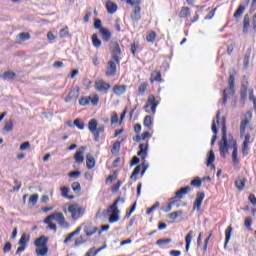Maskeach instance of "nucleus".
Instances as JSON below:
<instances>
[{"mask_svg":"<svg viewBox=\"0 0 256 256\" xmlns=\"http://www.w3.org/2000/svg\"><path fill=\"white\" fill-rule=\"evenodd\" d=\"M227 120L225 117H222L221 119V125H222V141L219 143V149H220V155L221 157H227V153H229V149L227 148L229 145H231V137L232 135L228 136L227 140Z\"/></svg>","mask_w":256,"mask_h":256,"instance_id":"1","label":"nucleus"},{"mask_svg":"<svg viewBox=\"0 0 256 256\" xmlns=\"http://www.w3.org/2000/svg\"><path fill=\"white\" fill-rule=\"evenodd\" d=\"M235 75H237V72L229 74V88H225L222 92V105H227V101H229V99L235 95Z\"/></svg>","mask_w":256,"mask_h":256,"instance_id":"2","label":"nucleus"},{"mask_svg":"<svg viewBox=\"0 0 256 256\" xmlns=\"http://www.w3.org/2000/svg\"><path fill=\"white\" fill-rule=\"evenodd\" d=\"M53 220L56 221L57 223H59V225H63V223L65 221V216L61 212H54L51 215H49L48 217H46V219L44 220V223L46 225H48V229L56 232L57 225L55 223H53Z\"/></svg>","mask_w":256,"mask_h":256,"instance_id":"3","label":"nucleus"},{"mask_svg":"<svg viewBox=\"0 0 256 256\" xmlns=\"http://www.w3.org/2000/svg\"><path fill=\"white\" fill-rule=\"evenodd\" d=\"M49 243V238H47L45 235L40 236L37 238L34 242L36 249V253L39 256H45L47 253H49V247H47V244Z\"/></svg>","mask_w":256,"mask_h":256,"instance_id":"4","label":"nucleus"},{"mask_svg":"<svg viewBox=\"0 0 256 256\" xmlns=\"http://www.w3.org/2000/svg\"><path fill=\"white\" fill-rule=\"evenodd\" d=\"M161 103L160 98H155V95L150 94L148 96V99L146 101V105L144 106V109L147 113H151L152 115H155L157 113V106Z\"/></svg>","mask_w":256,"mask_h":256,"instance_id":"5","label":"nucleus"},{"mask_svg":"<svg viewBox=\"0 0 256 256\" xmlns=\"http://www.w3.org/2000/svg\"><path fill=\"white\" fill-rule=\"evenodd\" d=\"M97 125H99V123L97 122V119H91L88 122V129L90 133L94 135L95 141H99V135H101V133H105V126L101 125L97 127Z\"/></svg>","mask_w":256,"mask_h":256,"instance_id":"6","label":"nucleus"},{"mask_svg":"<svg viewBox=\"0 0 256 256\" xmlns=\"http://www.w3.org/2000/svg\"><path fill=\"white\" fill-rule=\"evenodd\" d=\"M68 212L71 214V218L73 221H77V219H81L85 214V210L83 207L77 203L68 204Z\"/></svg>","mask_w":256,"mask_h":256,"instance_id":"7","label":"nucleus"},{"mask_svg":"<svg viewBox=\"0 0 256 256\" xmlns=\"http://www.w3.org/2000/svg\"><path fill=\"white\" fill-rule=\"evenodd\" d=\"M178 16L180 19L186 20V25H193V23H197V21H199V14H196L191 20H189L191 17V8L189 7H182Z\"/></svg>","mask_w":256,"mask_h":256,"instance_id":"8","label":"nucleus"},{"mask_svg":"<svg viewBox=\"0 0 256 256\" xmlns=\"http://www.w3.org/2000/svg\"><path fill=\"white\" fill-rule=\"evenodd\" d=\"M89 103H91L93 107H97V105H99V94L93 93L90 96H83L79 100V105L82 107H87Z\"/></svg>","mask_w":256,"mask_h":256,"instance_id":"9","label":"nucleus"},{"mask_svg":"<svg viewBox=\"0 0 256 256\" xmlns=\"http://www.w3.org/2000/svg\"><path fill=\"white\" fill-rule=\"evenodd\" d=\"M119 201H121V198H117L107 209V213H112L109 217V223H117L119 221V208L117 207Z\"/></svg>","mask_w":256,"mask_h":256,"instance_id":"10","label":"nucleus"},{"mask_svg":"<svg viewBox=\"0 0 256 256\" xmlns=\"http://www.w3.org/2000/svg\"><path fill=\"white\" fill-rule=\"evenodd\" d=\"M29 241H31V235L29 234H22L19 241L18 245H20L17 250H16V255H21L25 249L29 246Z\"/></svg>","mask_w":256,"mask_h":256,"instance_id":"11","label":"nucleus"},{"mask_svg":"<svg viewBox=\"0 0 256 256\" xmlns=\"http://www.w3.org/2000/svg\"><path fill=\"white\" fill-rule=\"evenodd\" d=\"M230 145L233 147L232 151V165L234 167H239V152H238V146H237V140L233 138V136H230Z\"/></svg>","mask_w":256,"mask_h":256,"instance_id":"12","label":"nucleus"},{"mask_svg":"<svg viewBox=\"0 0 256 256\" xmlns=\"http://www.w3.org/2000/svg\"><path fill=\"white\" fill-rule=\"evenodd\" d=\"M94 89L97 93H109L111 89V84H109L104 79L96 80L94 83Z\"/></svg>","mask_w":256,"mask_h":256,"instance_id":"13","label":"nucleus"},{"mask_svg":"<svg viewBox=\"0 0 256 256\" xmlns=\"http://www.w3.org/2000/svg\"><path fill=\"white\" fill-rule=\"evenodd\" d=\"M139 152L137 153L138 157H141L142 161L145 162V159H147V151H149V143L146 144H139ZM142 175L147 171V165L145 163L142 164Z\"/></svg>","mask_w":256,"mask_h":256,"instance_id":"14","label":"nucleus"},{"mask_svg":"<svg viewBox=\"0 0 256 256\" xmlns=\"http://www.w3.org/2000/svg\"><path fill=\"white\" fill-rule=\"evenodd\" d=\"M117 67H119V64H117L116 60H110L107 62L106 66V77H115L117 75Z\"/></svg>","mask_w":256,"mask_h":256,"instance_id":"15","label":"nucleus"},{"mask_svg":"<svg viewBox=\"0 0 256 256\" xmlns=\"http://www.w3.org/2000/svg\"><path fill=\"white\" fill-rule=\"evenodd\" d=\"M190 191V186L182 187L175 193V196L169 199V201H175L176 203H179V201H181V199H183V197H185V195H187Z\"/></svg>","mask_w":256,"mask_h":256,"instance_id":"16","label":"nucleus"},{"mask_svg":"<svg viewBox=\"0 0 256 256\" xmlns=\"http://www.w3.org/2000/svg\"><path fill=\"white\" fill-rule=\"evenodd\" d=\"M204 199H205V192L198 191L196 193V199H195L194 204H193V210L194 211H195V209L197 211H201V205H203Z\"/></svg>","mask_w":256,"mask_h":256,"instance_id":"17","label":"nucleus"},{"mask_svg":"<svg viewBox=\"0 0 256 256\" xmlns=\"http://www.w3.org/2000/svg\"><path fill=\"white\" fill-rule=\"evenodd\" d=\"M119 55H121V46L119 45V42L113 43L112 48V59L116 61L117 65H120L121 58H119Z\"/></svg>","mask_w":256,"mask_h":256,"instance_id":"18","label":"nucleus"},{"mask_svg":"<svg viewBox=\"0 0 256 256\" xmlns=\"http://www.w3.org/2000/svg\"><path fill=\"white\" fill-rule=\"evenodd\" d=\"M85 149H87V147L82 146L80 150L76 151V153L74 154V159L76 163L81 164L83 163V161H85Z\"/></svg>","mask_w":256,"mask_h":256,"instance_id":"19","label":"nucleus"},{"mask_svg":"<svg viewBox=\"0 0 256 256\" xmlns=\"http://www.w3.org/2000/svg\"><path fill=\"white\" fill-rule=\"evenodd\" d=\"M114 95H117V97H121V95H125L127 93V85H115L112 89Z\"/></svg>","mask_w":256,"mask_h":256,"instance_id":"20","label":"nucleus"},{"mask_svg":"<svg viewBox=\"0 0 256 256\" xmlns=\"http://www.w3.org/2000/svg\"><path fill=\"white\" fill-rule=\"evenodd\" d=\"M155 81L157 83H163V78L161 76V71L160 70H154L152 73H151V76H150V83H155Z\"/></svg>","mask_w":256,"mask_h":256,"instance_id":"21","label":"nucleus"},{"mask_svg":"<svg viewBox=\"0 0 256 256\" xmlns=\"http://www.w3.org/2000/svg\"><path fill=\"white\" fill-rule=\"evenodd\" d=\"M130 18L135 22L141 20V6L134 7L130 14Z\"/></svg>","mask_w":256,"mask_h":256,"instance_id":"22","label":"nucleus"},{"mask_svg":"<svg viewBox=\"0 0 256 256\" xmlns=\"http://www.w3.org/2000/svg\"><path fill=\"white\" fill-rule=\"evenodd\" d=\"M100 34L102 35V40L105 43H108V41H111V37L113 36L111 31H109V29H107V28H101L100 29Z\"/></svg>","mask_w":256,"mask_h":256,"instance_id":"23","label":"nucleus"},{"mask_svg":"<svg viewBox=\"0 0 256 256\" xmlns=\"http://www.w3.org/2000/svg\"><path fill=\"white\" fill-rule=\"evenodd\" d=\"M99 231V228L93 226V225H87L84 228V233L86 237H92V235H95Z\"/></svg>","mask_w":256,"mask_h":256,"instance_id":"24","label":"nucleus"},{"mask_svg":"<svg viewBox=\"0 0 256 256\" xmlns=\"http://www.w3.org/2000/svg\"><path fill=\"white\" fill-rule=\"evenodd\" d=\"M81 93V88H79V86L73 88L69 94H68V98L66 99V101H71V99H77L79 97V94Z\"/></svg>","mask_w":256,"mask_h":256,"instance_id":"25","label":"nucleus"},{"mask_svg":"<svg viewBox=\"0 0 256 256\" xmlns=\"http://www.w3.org/2000/svg\"><path fill=\"white\" fill-rule=\"evenodd\" d=\"M143 125L148 129V131H153V117L149 115L145 116Z\"/></svg>","mask_w":256,"mask_h":256,"instance_id":"26","label":"nucleus"},{"mask_svg":"<svg viewBox=\"0 0 256 256\" xmlns=\"http://www.w3.org/2000/svg\"><path fill=\"white\" fill-rule=\"evenodd\" d=\"M249 121H251V115L250 118H244L240 123V135L243 137L245 135V131H247V125H249Z\"/></svg>","mask_w":256,"mask_h":256,"instance_id":"27","label":"nucleus"},{"mask_svg":"<svg viewBox=\"0 0 256 256\" xmlns=\"http://www.w3.org/2000/svg\"><path fill=\"white\" fill-rule=\"evenodd\" d=\"M249 27H251V18H249V14H246L244 16V20H243V33L247 34L249 33Z\"/></svg>","mask_w":256,"mask_h":256,"instance_id":"28","label":"nucleus"},{"mask_svg":"<svg viewBox=\"0 0 256 256\" xmlns=\"http://www.w3.org/2000/svg\"><path fill=\"white\" fill-rule=\"evenodd\" d=\"M193 237H195V232H193V230H190L185 237L186 251H189V248L191 247V241H193Z\"/></svg>","mask_w":256,"mask_h":256,"instance_id":"29","label":"nucleus"},{"mask_svg":"<svg viewBox=\"0 0 256 256\" xmlns=\"http://www.w3.org/2000/svg\"><path fill=\"white\" fill-rule=\"evenodd\" d=\"M95 158L91 154L86 155V167L87 169H94L95 168Z\"/></svg>","mask_w":256,"mask_h":256,"instance_id":"30","label":"nucleus"},{"mask_svg":"<svg viewBox=\"0 0 256 256\" xmlns=\"http://www.w3.org/2000/svg\"><path fill=\"white\" fill-rule=\"evenodd\" d=\"M123 141H125V139H122L120 142H114L111 148L112 155H118L119 151H121V143H123Z\"/></svg>","mask_w":256,"mask_h":256,"instance_id":"31","label":"nucleus"},{"mask_svg":"<svg viewBox=\"0 0 256 256\" xmlns=\"http://www.w3.org/2000/svg\"><path fill=\"white\" fill-rule=\"evenodd\" d=\"M231 233H233V226H228L225 230L224 248H227L229 241H231Z\"/></svg>","mask_w":256,"mask_h":256,"instance_id":"32","label":"nucleus"},{"mask_svg":"<svg viewBox=\"0 0 256 256\" xmlns=\"http://www.w3.org/2000/svg\"><path fill=\"white\" fill-rule=\"evenodd\" d=\"M247 183V179L240 178L235 181V187L238 189V191H243L245 189V184Z\"/></svg>","mask_w":256,"mask_h":256,"instance_id":"33","label":"nucleus"},{"mask_svg":"<svg viewBox=\"0 0 256 256\" xmlns=\"http://www.w3.org/2000/svg\"><path fill=\"white\" fill-rule=\"evenodd\" d=\"M243 13H245V6L243 5H239L237 10L234 12V19H241V17L243 16Z\"/></svg>","mask_w":256,"mask_h":256,"instance_id":"34","label":"nucleus"},{"mask_svg":"<svg viewBox=\"0 0 256 256\" xmlns=\"http://www.w3.org/2000/svg\"><path fill=\"white\" fill-rule=\"evenodd\" d=\"M156 40H157V32H155V31H150V32L146 35V41H147V43H155Z\"/></svg>","mask_w":256,"mask_h":256,"instance_id":"35","label":"nucleus"},{"mask_svg":"<svg viewBox=\"0 0 256 256\" xmlns=\"http://www.w3.org/2000/svg\"><path fill=\"white\" fill-rule=\"evenodd\" d=\"M106 9L108 11V13H115V11H117V4H115L114 2L108 1L106 2Z\"/></svg>","mask_w":256,"mask_h":256,"instance_id":"36","label":"nucleus"},{"mask_svg":"<svg viewBox=\"0 0 256 256\" xmlns=\"http://www.w3.org/2000/svg\"><path fill=\"white\" fill-rule=\"evenodd\" d=\"M212 133L214 135L212 136L211 145H215V141H217V124L215 123V120L212 121Z\"/></svg>","mask_w":256,"mask_h":256,"instance_id":"37","label":"nucleus"},{"mask_svg":"<svg viewBox=\"0 0 256 256\" xmlns=\"http://www.w3.org/2000/svg\"><path fill=\"white\" fill-rule=\"evenodd\" d=\"M92 45L96 47V49H99V47H101L102 45V42L99 39V36H97V34L92 35Z\"/></svg>","mask_w":256,"mask_h":256,"instance_id":"38","label":"nucleus"},{"mask_svg":"<svg viewBox=\"0 0 256 256\" xmlns=\"http://www.w3.org/2000/svg\"><path fill=\"white\" fill-rule=\"evenodd\" d=\"M71 187L76 195H81V184L79 182H73Z\"/></svg>","mask_w":256,"mask_h":256,"instance_id":"39","label":"nucleus"},{"mask_svg":"<svg viewBox=\"0 0 256 256\" xmlns=\"http://www.w3.org/2000/svg\"><path fill=\"white\" fill-rule=\"evenodd\" d=\"M147 87H149L148 82H143L138 87V95H145V91H147Z\"/></svg>","mask_w":256,"mask_h":256,"instance_id":"40","label":"nucleus"},{"mask_svg":"<svg viewBox=\"0 0 256 256\" xmlns=\"http://www.w3.org/2000/svg\"><path fill=\"white\" fill-rule=\"evenodd\" d=\"M215 162V153L213 152V150H210L208 158H207V167H211V165H213V163Z\"/></svg>","mask_w":256,"mask_h":256,"instance_id":"41","label":"nucleus"},{"mask_svg":"<svg viewBox=\"0 0 256 256\" xmlns=\"http://www.w3.org/2000/svg\"><path fill=\"white\" fill-rule=\"evenodd\" d=\"M17 77V74L13 71H6L2 75V79L7 80V79H15Z\"/></svg>","mask_w":256,"mask_h":256,"instance_id":"42","label":"nucleus"},{"mask_svg":"<svg viewBox=\"0 0 256 256\" xmlns=\"http://www.w3.org/2000/svg\"><path fill=\"white\" fill-rule=\"evenodd\" d=\"M18 39L20 41H29L31 39V34L29 32H22L18 34Z\"/></svg>","mask_w":256,"mask_h":256,"instance_id":"43","label":"nucleus"},{"mask_svg":"<svg viewBox=\"0 0 256 256\" xmlns=\"http://www.w3.org/2000/svg\"><path fill=\"white\" fill-rule=\"evenodd\" d=\"M139 173H141V165H138L135 167V169L133 170V172L130 176V179L137 181V176L139 175Z\"/></svg>","mask_w":256,"mask_h":256,"instance_id":"44","label":"nucleus"},{"mask_svg":"<svg viewBox=\"0 0 256 256\" xmlns=\"http://www.w3.org/2000/svg\"><path fill=\"white\" fill-rule=\"evenodd\" d=\"M190 185H192V187H196L197 189H199V187L203 185V181L201 180V178L196 177L191 181Z\"/></svg>","mask_w":256,"mask_h":256,"instance_id":"45","label":"nucleus"},{"mask_svg":"<svg viewBox=\"0 0 256 256\" xmlns=\"http://www.w3.org/2000/svg\"><path fill=\"white\" fill-rule=\"evenodd\" d=\"M152 137H153V130L145 131L141 135L142 141H147V139H151Z\"/></svg>","mask_w":256,"mask_h":256,"instance_id":"46","label":"nucleus"},{"mask_svg":"<svg viewBox=\"0 0 256 256\" xmlns=\"http://www.w3.org/2000/svg\"><path fill=\"white\" fill-rule=\"evenodd\" d=\"M252 225H253V218L246 217L244 219V227H246V229H248V231H251Z\"/></svg>","mask_w":256,"mask_h":256,"instance_id":"47","label":"nucleus"},{"mask_svg":"<svg viewBox=\"0 0 256 256\" xmlns=\"http://www.w3.org/2000/svg\"><path fill=\"white\" fill-rule=\"evenodd\" d=\"M13 120L6 121L3 130L6 131V133H9L13 129Z\"/></svg>","mask_w":256,"mask_h":256,"instance_id":"48","label":"nucleus"},{"mask_svg":"<svg viewBox=\"0 0 256 256\" xmlns=\"http://www.w3.org/2000/svg\"><path fill=\"white\" fill-rule=\"evenodd\" d=\"M107 248V244H105L104 246L98 248L96 251L93 252V250H89L87 253H86V256H95L97 255V253H99L100 251H103V249H106Z\"/></svg>","mask_w":256,"mask_h":256,"instance_id":"49","label":"nucleus"},{"mask_svg":"<svg viewBox=\"0 0 256 256\" xmlns=\"http://www.w3.org/2000/svg\"><path fill=\"white\" fill-rule=\"evenodd\" d=\"M74 125L81 131H83V129H85V123L83 121H81V119H79V118L74 120Z\"/></svg>","mask_w":256,"mask_h":256,"instance_id":"50","label":"nucleus"},{"mask_svg":"<svg viewBox=\"0 0 256 256\" xmlns=\"http://www.w3.org/2000/svg\"><path fill=\"white\" fill-rule=\"evenodd\" d=\"M81 233V227H78L74 232H71L65 239V242L71 241V238L74 237L75 235H79Z\"/></svg>","mask_w":256,"mask_h":256,"instance_id":"51","label":"nucleus"},{"mask_svg":"<svg viewBox=\"0 0 256 256\" xmlns=\"http://www.w3.org/2000/svg\"><path fill=\"white\" fill-rule=\"evenodd\" d=\"M115 179H117V172H114L112 175H109L106 178V185H111V183H113Z\"/></svg>","mask_w":256,"mask_h":256,"instance_id":"52","label":"nucleus"},{"mask_svg":"<svg viewBox=\"0 0 256 256\" xmlns=\"http://www.w3.org/2000/svg\"><path fill=\"white\" fill-rule=\"evenodd\" d=\"M126 3L131 7H141V0H126Z\"/></svg>","mask_w":256,"mask_h":256,"instance_id":"53","label":"nucleus"},{"mask_svg":"<svg viewBox=\"0 0 256 256\" xmlns=\"http://www.w3.org/2000/svg\"><path fill=\"white\" fill-rule=\"evenodd\" d=\"M175 201L174 200H170V202L168 203V205L162 209V211H164V213H169L171 212V209H173V205H175Z\"/></svg>","mask_w":256,"mask_h":256,"instance_id":"54","label":"nucleus"},{"mask_svg":"<svg viewBox=\"0 0 256 256\" xmlns=\"http://www.w3.org/2000/svg\"><path fill=\"white\" fill-rule=\"evenodd\" d=\"M242 155L247 157L249 155V144L242 143Z\"/></svg>","mask_w":256,"mask_h":256,"instance_id":"55","label":"nucleus"},{"mask_svg":"<svg viewBox=\"0 0 256 256\" xmlns=\"http://www.w3.org/2000/svg\"><path fill=\"white\" fill-rule=\"evenodd\" d=\"M171 238H166V239H159L156 241V245H159L161 247V245H167L169 243H171Z\"/></svg>","mask_w":256,"mask_h":256,"instance_id":"56","label":"nucleus"},{"mask_svg":"<svg viewBox=\"0 0 256 256\" xmlns=\"http://www.w3.org/2000/svg\"><path fill=\"white\" fill-rule=\"evenodd\" d=\"M38 201H39V194H34L29 198V203H31L32 205H37Z\"/></svg>","mask_w":256,"mask_h":256,"instance_id":"57","label":"nucleus"},{"mask_svg":"<svg viewBox=\"0 0 256 256\" xmlns=\"http://www.w3.org/2000/svg\"><path fill=\"white\" fill-rule=\"evenodd\" d=\"M121 185H123V182L121 180H118L116 184L112 187V193H117L119 189L121 188Z\"/></svg>","mask_w":256,"mask_h":256,"instance_id":"58","label":"nucleus"},{"mask_svg":"<svg viewBox=\"0 0 256 256\" xmlns=\"http://www.w3.org/2000/svg\"><path fill=\"white\" fill-rule=\"evenodd\" d=\"M137 49H139V42L133 43L131 45L130 51H131L133 56H135L137 54Z\"/></svg>","mask_w":256,"mask_h":256,"instance_id":"59","label":"nucleus"},{"mask_svg":"<svg viewBox=\"0 0 256 256\" xmlns=\"http://www.w3.org/2000/svg\"><path fill=\"white\" fill-rule=\"evenodd\" d=\"M114 123H119V114L117 112H113L111 115V124L114 125Z\"/></svg>","mask_w":256,"mask_h":256,"instance_id":"60","label":"nucleus"},{"mask_svg":"<svg viewBox=\"0 0 256 256\" xmlns=\"http://www.w3.org/2000/svg\"><path fill=\"white\" fill-rule=\"evenodd\" d=\"M80 176H81V171H79V170L72 171V172L68 173V177H71L74 179H77V177H80Z\"/></svg>","mask_w":256,"mask_h":256,"instance_id":"61","label":"nucleus"},{"mask_svg":"<svg viewBox=\"0 0 256 256\" xmlns=\"http://www.w3.org/2000/svg\"><path fill=\"white\" fill-rule=\"evenodd\" d=\"M159 202H156L151 208H149L147 211H146V214L147 215H151V213H153V211H155V209H159Z\"/></svg>","mask_w":256,"mask_h":256,"instance_id":"62","label":"nucleus"},{"mask_svg":"<svg viewBox=\"0 0 256 256\" xmlns=\"http://www.w3.org/2000/svg\"><path fill=\"white\" fill-rule=\"evenodd\" d=\"M11 249H12L11 242H6L4 247H3V252L4 253H9V251H11Z\"/></svg>","mask_w":256,"mask_h":256,"instance_id":"63","label":"nucleus"},{"mask_svg":"<svg viewBox=\"0 0 256 256\" xmlns=\"http://www.w3.org/2000/svg\"><path fill=\"white\" fill-rule=\"evenodd\" d=\"M179 215H181V211L172 212L169 214V218L172 219L173 221H175V219H177V217H179Z\"/></svg>","mask_w":256,"mask_h":256,"instance_id":"64","label":"nucleus"}]
</instances>
